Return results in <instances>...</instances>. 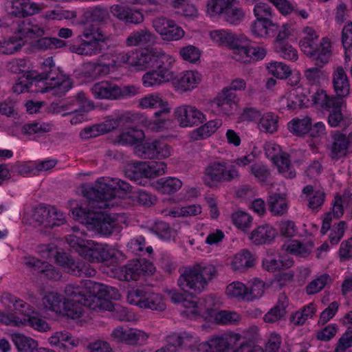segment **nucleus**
<instances>
[{
	"label": "nucleus",
	"instance_id": "de8ad7c7",
	"mask_svg": "<svg viewBox=\"0 0 352 352\" xmlns=\"http://www.w3.org/2000/svg\"><path fill=\"white\" fill-rule=\"evenodd\" d=\"M268 208L272 215L282 216L288 210V203L284 195L274 193L267 199Z\"/></svg>",
	"mask_w": 352,
	"mask_h": 352
},
{
	"label": "nucleus",
	"instance_id": "79ce46f5",
	"mask_svg": "<svg viewBox=\"0 0 352 352\" xmlns=\"http://www.w3.org/2000/svg\"><path fill=\"white\" fill-rule=\"evenodd\" d=\"M318 38L319 34L313 27L305 26L302 29L298 45L306 56L312 54L313 48H314Z\"/></svg>",
	"mask_w": 352,
	"mask_h": 352
},
{
	"label": "nucleus",
	"instance_id": "72a5a7b5",
	"mask_svg": "<svg viewBox=\"0 0 352 352\" xmlns=\"http://www.w3.org/2000/svg\"><path fill=\"white\" fill-rule=\"evenodd\" d=\"M120 122V118L108 119L102 123L85 127L80 131V136L82 139H89L109 133L116 129Z\"/></svg>",
	"mask_w": 352,
	"mask_h": 352
},
{
	"label": "nucleus",
	"instance_id": "f257e3e1",
	"mask_svg": "<svg viewBox=\"0 0 352 352\" xmlns=\"http://www.w3.org/2000/svg\"><path fill=\"white\" fill-rule=\"evenodd\" d=\"M116 189L127 191L129 186L127 182L117 177L98 178L94 186L84 190V195L88 200L72 210V217L85 224L87 229L104 236L119 232L122 228L120 217L118 214H108L101 210L118 204L114 195Z\"/></svg>",
	"mask_w": 352,
	"mask_h": 352
},
{
	"label": "nucleus",
	"instance_id": "4d7b16f0",
	"mask_svg": "<svg viewBox=\"0 0 352 352\" xmlns=\"http://www.w3.org/2000/svg\"><path fill=\"white\" fill-rule=\"evenodd\" d=\"M272 162L283 177L290 179L296 177V171L294 170L289 159V155L286 153H283L274 160Z\"/></svg>",
	"mask_w": 352,
	"mask_h": 352
},
{
	"label": "nucleus",
	"instance_id": "603ef678",
	"mask_svg": "<svg viewBox=\"0 0 352 352\" xmlns=\"http://www.w3.org/2000/svg\"><path fill=\"white\" fill-rule=\"evenodd\" d=\"M236 0H208L206 3V14L210 17L222 16V14L234 6Z\"/></svg>",
	"mask_w": 352,
	"mask_h": 352
},
{
	"label": "nucleus",
	"instance_id": "c03bdc74",
	"mask_svg": "<svg viewBox=\"0 0 352 352\" xmlns=\"http://www.w3.org/2000/svg\"><path fill=\"white\" fill-rule=\"evenodd\" d=\"M129 189L127 191H124L120 189H116L114 190L115 197H116V193L117 192L122 191L126 194H129V197L136 204L144 206H151L156 203L157 197L155 195L142 189H138L131 191V186L129 184Z\"/></svg>",
	"mask_w": 352,
	"mask_h": 352
},
{
	"label": "nucleus",
	"instance_id": "a18cd8bd",
	"mask_svg": "<svg viewBox=\"0 0 352 352\" xmlns=\"http://www.w3.org/2000/svg\"><path fill=\"white\" fill-rule=\"evenodd\" d=\"M25 43L26 41L21 34H18L17 31L14 36L0 41V52L3 54H13L19 52Z\"/></svg>",
	"mask_w": 352,
	"mask_h": 352
},
{
	"label": "nucleus",
	"instance_id": "680f3d73",
	"mask_svg": "<svg viewBox=\"0 0 352 352\" xmlns=\"http://www.w3.org/2000/svg\"><path fill=\"white\" fill-rule=\"evenodd\" d=\"M265 292V283L258 278H254L248 283L246 301L250 302L261 298Z\"/></svg>",
	"mask_w": 352,
	"mask_h": 352
},
{
	"label": "nucleus",
	"instance_id": "cd10ccee",
	"mask_svg": "<svg viewBox=\"0 0 352 352\" xmlns=\"http://www.w3.org/2000/svg\"><path fill=\"white\" fill-rule=\"evenodd\" d=\"M238 105L236 96L229 89H222L212 101V106L219 115L233 114Z\"/></svg>",
	"mask_w": 352,
	"mask_h": 352
},
{
	"label": "nucleus",
	"instance_id": "a211bd4d",
	"mask_svg": "<svg viewBox=\"0 0 352 352\" xmlns=\"http://www.w3.org/2000/svg\"><path fill=\"white\" fill-rule=\"evenodd\" d=\"M138 156L145 159H166L173 153V148L162 140H154L138 144L135 148Z\"/></svg>",
	"mask_w": 352,
	"mask_h": 352
},
{
	"label": "nucleus",
	"instance_id": "bf43d9fd",
	"mask_svg": "<svg viewBox=\"0 0 352 352\" xmlns=\"http://www.w3.org/2000/svg\"><path fill=\"white\" fill-rule=\"evenodd\" d=\"M204 311L201 302L199 303L192 300H184L181 305L180 313L184 317L195 319Z\"/></svg>",
	"mask_w": 352,
	"mask_h": 352
},
{
	"label": "nucleus",
	"instance_id": "a19ab883",
	"mask_svg": "<svg viewBox=\"0 0 352 352\" xmlns=\"http://www.w3.org/2000/svg\"><path fill=\"white\" fill-rule=\"evenodd\" d=\"M294 263L293 258L287 254H279L278 259L272 255H267L263 260V268L271 272L290 268Z\"/></svg>",
	"mask_w": 352,
	"mask_h": 352
},
{
	"label": "nucleus",
	"instance_id": "c85d7f7f",
	"mask_svg": "<svg viewBox=\"0 0 352 352\" xmlns=\"http://www.w3.org/2000/svg\"><path fill=\"white\" fill-rule=\"evenodd\" d=\"M306 95L300 87L291 89L278 100L279 109L283 111H292L305 105Z\"/></svg>",
	"mask_w": 352,
	"mask_h": 352
},
{
	"label": "nucleus",
	"instance_id": "f704fd0d",
	"mask_svg": "<svg viewBox=\"0 0 352 352\" xmlns=\"http://www.w3.org/2000/svg\"><path fill=\"white\" fill-rule=\"evenodd\" d=\"M332 55V44L330 39L323 37L320 44L313 48L312 54H307L319 66H323L327 63Z\"/></svg>",
	"mask_w": 352,
	"mask_h": 352
},
{
	"label": "nucleus",
	"instance_id": "f03ea898",
	"mask_svg": "<svg viewBox=\"0 0 352 352\" xmlns=\"http://www.w3.org/2000/svg\"><path fill=\"white\" fill-rule=\"evenodd\" d=\"M64 296L72 303L89 307L91 309H110L112 308L111 299L118 300L120 295L117 289L90 280L82 282L80 285L71 283L65 288Z\"/></svg>",
	"mask_w": 352,
	"mask_h": 352
},
{
	"label": "nucleus",
	"instance_id": "4c0bfd02",
	"mask_svg": "<svg viewBox=\"0 0 352 352\" xmlns=\"http://www.w3.org/2000/svg\"><path fill=\"white\" fill-rule=\"evenodd\" d=\"M314 248V243L310 240H291L283 245L285 251L294 256L306 258L312 252Z\"/></svg>",
	"mask_w": 352,
	"mask_h": 352
},
{
	"label": "nucleus",
	"instance_id": "e433bc0d",
	"mask_svg": "<svg viewBox=\"0 0 352 352\" xmlns=\"http://www.w3.org/2000/svg\"><path fill=\"white\" fill-rule=\"evenodd\" d=\"M222 124L223 122L220 119L209 120L191 131L189 138L192 141L206 140L214 135Z\"/></svg>",
	"mask_w": 352,
	"mask_h": 352
},
{
	"label": "nucleus",
	"instance_id": "b1692460",
	"mask_svg": "<svg viewBox=\"0 0 352 352\" xmlns=\"http://www.w3.org/2000/svg\"><path fill=\"white\" fill-rule=\"evenodd\" d=\"M202 75L197 70L189 69L180 73L172 83L175 91L179 93L190 92L195 89L202 81Z\"/></svg>",
	"mask_w": 352,
	"mask_h": 352
},
{
	"label": "nucleus",
	"instance_id": "4468645a",
	"mask_svg": "<svg viewBox=\"0 0 352 352\" xmlns=\"http://www.w3.org/2000/svg\"><path fill=\"white\" fill-rule=\"evenodd\" d=\"M91 90L95 98L98 99L129 98L139 94V88L135 85L119 87L109 81L97 82L93 85Z\"/></svg>",
	"mask_w": 352,
	"mask_h": 352
},
{
	"label": "nucleus",
	"instance_id": "5fc2aeb1",
	"mask_svg": "<svg viewBox=\"0 0 352 352\" xmlns=\"http://www.w3.org/2000/svg\"><path fill=\"white\" fill-rule=\"evenodd\" d=\"M311 125V119L308 116L302 118H294L287 124L290 133L296 136H303L309 133Z\"/></svg>",
	"mask_w": 352,
	"mask_h": 352
},
{
	"label": "nucleus",
	"instance_id": "338daca9",
	"mask_svg": "<svg viewBox=\"0 0 352 352\" xmlns=\"http://www.w3.org/2000/svg\"><path fill=\"white\" fill-rule=\"evenodd\" d=\"M52 130V124L48 122H34L28 123L22 126L23 133L28 135H36L38 136L49 133Z\"/></svg>",
	"mask_w": 352,
	"mask_h": 352
},
{
	"label": "nucleus",
	"instance_id": "39448f33",
	"mask_svg": "<svg viewBox=\"0 0 352 352\" xmlns=\"http://www.w3.org/2000/svg\"><path fill=\"white\" fill-rule=\"evenodd\" d=\"M74 234L66 236L65 241L81 257L90 263H101L118 259L122 253L118 250L104 243H98L78 236V229L73 228Z\"/></svg>",
	"mask_w": 352,
	"mask_h": 352
},
{
	"label": "nucleus",
	"instance_id": "7c9ffc66",
	"mask_svg": "<svg viewBox=\"0 0 352 352\" xmlns=\"http://www.w3.org/2000/svg\"><path fill=\"white\" fill-rule=\"evenodd\" d=\"M23 264L29 269L41 273L50 280H57L61 277L60 272L52 265L42 262L34 257L25 256Z\"/></svg>",
	"mask_w": 352,
	"mask_h": 352
},
{
	"label": "nucleus",
	"instance_id": "bb28decb",
	"mask_svg": "<svg viewBox=\"0 0 352 352\" xmlns=\"http://www.w3.org/2000/svg\"><path fill=\"white\" fill-rule=\"evenodd\" d=\"M111 14L125 24L140 25L144 21V15L140 9L114 4L110 7Z\"/></svg>",
	"mask_w": 352,
	"mask_h": 352
},
{
	"label": "nucleus",
	"instance_id": "13d9d810",
	"mask_svg": "<svg viewBox=\"0 0 352 352\" xmlns=\"http://www.w3.org/2000/svg\"><path fill=\"white\" fill-rule=\"evenodd\" d=\"M247 285L240 281H234L226 288V295L230 299L246 301Z\"/></svg>",
	"mask_w": 352,
	"mask_h": 352
},
{
	"label": "nucleus",
	"instance_id": "412c9836",
	"mask_svg": "<svg viewBox=\"0 0 352 352\" xmlns=\"http://www.w3.org/2000/svg\"><path fill=\"white\" fill-rule=\"evenodd\" d=\"M234 349L230 331L221 335L211 336L208 340L199 343L197 346L199 352H226Z\"/></svg>",
	"mask_w": 352,
	"mask_h": 352
},
{
	"label": "nucleus",
	"instance_id": "0e129e2a",
	"mask_svg": "<svg viewBox=\"0 0 352 352\" xmlns=\"http://www.w3.org/2000/svg\"><path fill=\"white\" fill-rule=\"evenodd\" d=\"M212 317L219 324H236L241 320V316L236 312L226 310L214 311Z\"/></svg>",
	"mask_w": 352,
	"mask_h": 352
},
{
	"label": "nucleus",
	"instance_id": "37998d69",
	"mask_svg": "<svg viewBox=\"0 0 352 352\" xmlns=\"http://www.w3.org/2000/svg\"><path fill=\"white\" fill-rule=\"evenodd\" d=\"M254 265V258L247 250L235 254L230 261V266L234 272H243Z\"/></svg>",
	"mask_w": 352,
	"mask_h": 352
},
{
	"label": "nucleus",
	"instance_id": "09e8293b",
	"mask_svg": "<svg viewBox=\"0 0 352 352\" xmlns=\"http://www.w3.org/2000/svg\"><path fill=\"white\" fill-rule=\"evenodd\" d=\"M278 116L273 112L263 113L257 122V129L265 133H274L278 128Z\"/></svg>",
	"mask_w": 352,
	"mask_h": 352
},
{
	"label": "nucleus",
	"instance_id": "6ab92c4d",
	"mask_svg": "<svg viewBox=\"0 0 352 352\" xmlns=\"http://www.w3.org/2000/svg\"><path fill=\"white\" fill-rule=\"evenodd\" d=\"M166 164L163 162H140L135 164L131 170L127 171V175L131 179L140 184V179L162 175L166 173Z\"/></svg>",
	"mask_w": 352,
	"mask_h": 352
},
{
	"label": "nucleus",
	"instance_id": "473e14b6",
	"mask_svg": "<svg viewBox=\"0 0 352 352\" xmlns=\"http://www.w3.org/2000/svg\"><path fill=\"white\" fill-rule=\"evenodd\" d=\"M45 8L44 3L30 0H12L11 12L16 16H33L41 13Z\"/></svg>",
	"mask_w": 352,
	"mask_h": 352
},
{
	"label": "nucleus",
	"instance_id": "20e7f679",
	"mask_svg": "<svg viewBox=\"0 0 352 352\" xmlns=\"http://www.w3.org/2000/svg\"><path fill=\"white\" fill-rule=\"evenodd\" d=\"M211 41L217 46L226 47L234 50V58L242 63H250L265 58V48L251 45L250 40L244 34H236L227 29L209 32Z\"/></svg>",
	"mask_w": 352,
	"mask_h": 352
},
{
	"label": "nucleus",
	"instance_id": "58836bf2",
	"mask_svg": "<svg viewBox=\"0 0 352 352\" xmlns=\"http://www.w3.org/2000/svg\"><path fill=\"white\" fill-rule=\"evenodd\" d=\"M333 84L336 96L343 98L350 93V85L346 74L342 67L335 68L333 74Z\"/></svg>",
	"mask_w": 352,
	"mask_h": 352
},
{
	"label": "nucleus",
	"instance_id": "c9c22d12",
	"mask_svg": "<svg viewBox=\"0 0 352 352\" xmlns=\"http://www.w3.org/2000/svg\"><path fill=\"white\" fill-rule=\"evenodd\" d=\"M157 37L149 30L144 28L132 32L126 38L125 45L129 47L151 45L156 43Z\"/></svg>",
	"mask_w": 352,
	"mask_h": 352
},
{
	"label": "nucleus",
	"instance_id": "5701e85b",
	"mask_svg": "<svg viewBox=\"0 0 352 352\" xmlns=\"http://www.w3.org/2000/svg\"><path fill=\"white\" fill-rule=\"evenodd\" d=\"M38 252L43 258L47 259L54 257L56 263L70 274L72 273L77 262L66 253L58 250L53 244L40 245Z\"/></svg>",
	"mask_w": 352,
	"mask_h": 352
},
{
	"label": "nucleus",
	"instance_id": "0eeeda50",
	"mask_svg": "<svg viewBox=\"0 0 352 352\" xmlns=\"http://www.w3.org/2000/svg\"><path fill=\"white\" fill-rule=\"evenodd\" d=\"M216 274V267L212 265H197L186 267L181 273L177 284L185 292L199 294L206 289L208 283Z\"/></svg>",
	"mask_w": 352,
	"mask_h": 352
},
{
	"label": "nucleus",
	"instance_id": "f8f14e48",
	"mask_svg": "<svg viewBox=\"0 0 352 352\" xmlns=\"http://www.w3.org/2000/svg\"><path fill=\"white\" fill-rule=\"evenodd\" d=\"M239 176V171L234 166L228 164L226 161H214L205 168L202 181L206 186L212 188Z\"/></svg>",
	"mask_w": 352,
	"mask_h": 352
},
{
	"label": "nucleus",
	"instance_id": "774afa93",
	"mask_svg": "<svg viewBox=\"0 0 352 352\" xmlns=\"http://www.w3.org/2000/svg\"><path fill=\"white\" fill-rule=\"evenodd\" d=\"M18 34H21V36L25 40L26 38L41 36L44 35V30L36 24H32L30 21H23L19 25L18 28Z\"/></svg>",
	"mask_w": 352,
	"mask_h": 352
},
{
	"label": "nucleus",
	"instance_id": "f3484780",
	"mask_svg": "<svg viewBox=\"0 0 352 352\" xmlns=\"http://www.w3.org/2000/svg\"><path fill=\"white\" fill-rule=\"evenodd\" d=\"M174 118L182 128H192L204 123L206 116L199 109L192 104H182L176 107Z\"/></svg>",
	"mask_w": 352,
	"mask_h": 352
},
{
	"label": "nucleus",
	"instance_id": "052dcab7",
	"mask_svg": "<svg viewBox=\"0 0 352 352\" xmlns=\"http://www.w3.org/2000/svg\"><path fill=\"white\" fill-rule=\"evenodd\" d=\"M342 43L344 50L345 63L352 58V22L349 21L342 31Z\"/></svg>",
	"mask_w": 352,
	"mask_h": 352
},
{
	"label": "nucleus",
	"instance_id": "2eb2a0df",
	"mask_svg": "<svg viewBox=\"0 0 352 352\" xmlns=\"http://www.w3.org/2000/svg\"><path fill=\"white\" fill-rule=\"evenodd\" d=\"M155 271L153 263L144 258L133 260L124 267L113 270L114 276L120 280H138L142 276L151 274Z\"/></svg>",
	"mask_w": 352,
	"mask_h": 352
},
{
	"label": "nucleus",
	"instance_id": "9d476101",
	"mask_svg": "<svg viewBox=\"0 0 352 352\" xmlns=\"http://www.w3.org/2000/svg\"><path fill=\"white\" fill-rule=\"evenodd\" d=\"M42 302L46 310L55 313L58 316L78 319L82 316V308L72 303L67 298L55 291L43 293Z\"/></svg>",
	"mask_w": 352,
	"mask_h": 352
},
{
	"label": "nucleus",
	"instance_id": "ddd939ff",
	"mask_svg": "<svg viewBox=\"0 0 352 352\" xmlns=\"http://www.w3.org/2000/svg\"><path fill=\"white\" fill-rule=\"evenodd\" d=\"M314 104L329 111L328 123L332 127H337L343 120L342 109L346 106L345 100L339 97L329 96L325 91L319 89L311 96Z\"/></svg>",
	"mask_w": 352,
	"mask_h": 352
},
{
	"label": "nucleus",
	"instance_id": "2f4dec72",
	"mask_svg": "<svg viewBox=\"0 0 352 352\" xmlns=\"http://www.w3.org/2000/svg\"><path fill=\"white\" fill-rule=\"evenodd\" d=\"M230 333L234 345L232 352H244L247 348L250 347V344L256 340L258 329L256 327H250L241 332Z\"/></svg>",
	"mask_w": 352,
	"mask_h": 352
},
{
	"label": "nucleus",
	"instance_id": "49530a36",
	"mask_svg": "<svg viewBox=\"0 0 352 352\" xmlns=\"http://www.w3.org/2000/svg\"><path fill=\"white\" fill-rule=\"evenodd\" d=\"M302 193L308 201V206L311 210H318L324 204L325 194L323 190L315 188L311 186H306Z\"/></svg>",
	"mask_w": 352,
	"mask_h": 352
},
{
	"label": "nucleus",
	"instance_id": "864d4df0",
	"mask_svg": "<svg viewBox=\"0 0 352 352\" xmlns=\"http://www.w3.org/2000/svg\"><path fill=\"white\" fill-rule=\"evenodd\" d=\"M10 337L18 351L21 352H32L38 348L37 341L23 333H14Z\"/></svg>",
	"mask_w": 352,
	"mask_h": 352
},
{
	"label": "nucleus",
	"instance_id": "dca6fc26",
	"mask_svg": "<svg viewBox=\"0 0 352 352\" xmlns=\"http://www.w3.org/2000/svg\"><path fill=\"white\" fill-rule=\"evenodd\" d=\"M2 302L8 307L12 305L16 311H21L22 314L24 315V327L29 325L34 330L41 332L47 331L50 329L49 324L43 318L36 314H30L27 312L29 305L24 301L16 299L12 295H6L3 298Z\"/></svg>",
	"mask_w": 352,
	"mask_h": 352
},
{
	"label": "nucleus",
	"instance_id": "7ed1b4c3",
	"mask_svg": "<svg viewBox=\"0 0 352 352\" xmlns=\"http://www.w3.org/2000/svg\"><path fill=\"white\" fill-rule=\"evenodd\" d=\"M44 69L34 80H30L27 76H22L18 78L13 86V91L16 94H22L29 90L35 82L36 91L45 93L53 91L54 94H61L68 91L72 88L71 79L65 74L55 63L52 57L46 58L42 63Z\"/></svg>",
	"mask_w": 352,
	"mask_h": 352
},
{
	"label": "nucleus",
	"instance_id": "e2e57ef3",
	"mask_svg": "<svg viewBox=\"0 0 352 352\" xmlns=\"http://www.w3.org/2000/svg\"><path fill=\"white\" fill-rule=\"evenodd\" d=\"M149 230L160 239L165 241L174 239L177 236L176 230L170 228L168 224L162 221L155 222Z\"/></svg>",
	"mask_w": 352,
	"mask_h": 352
},
{
	"label": "nucleus",
	"instance_id": "4be33fe9",
	"mask_svg": "<svg viewBox=\"0 0 352 352\" xmlns=\"http://www.w3.org/2000/svg\"><path fill=\"white\" fill-rule=\"evenodd\" d=\"M148 335L138 329L128 328L118 326L113 329L110 334L112 341L117 343L135 345L145 342Z\"/></svg>",
	"mask_w": 352,
	"mask_h": 352
},
{
	"label": "nucleus",
	"instance_id": "423d86ee",
	"mask_svg": "<svg viewBox=\"0 0 352 352\" xmlns=\"http://www.w3.org/2000/svg\"><path fill=\"white\" fill-rule=\"evenodd\" d=\"M168 54L160 48H144L131 52H116L113 56V65L122 67L126 64L135 71L154 68L155 64Z\"/></svg>",
	"mask_w": 352,
	"mask_h": 352
},
{
	"label": "nucleus",
	"instance_id": "393cba45",
	"mask_svg": "<svg viewBox=\"0 0 352 352\" xmlns=\"http://www.w3.org/2000/svg\"><path fill=\"white\" fill-rule=\"evenodd\" d=\"M138 107L142 109H159L154 113L155 118L170 112V107L168 101L157 92L148 94L140 98L138 101Z\"/></svg>",
	"mask_w": 352,
	"mask_h": 352
},
{
	"label": "nucleus",
	"instance_id": "a878e982",
	"mask_svg": "<svg viewBox=\"0 0 352 352\" xmlns=\"http://www.w3.org/2000/svg\"><path fill=\"white\" fill-rule=\"evenodd\" d=\"M331 155L333 159L346 156L352 151V133L336 131L331 135Z\"/></svg>",
	"mask_w": 352,
	"mask_h": 352
},
{
	"label": "nucleus",
	"instance_id": "3c124183",
	"mask_svg": "<svg viewBox=\"0 0 352 352\" xmlns=\"http://www.w3.org/2000/svg\"><path fill=\"white\" fill-rule=\"evenodd\" d=\"M182 182L177 177L162 178L153 184V187L162 194H172L182 186Z\"/></svg>",
	"mask_w": 352,
	"mask_h": 352
},
{
	"label": "nucleus",
	"instance_id": "aec40b11",
	"mask_svg": "<svg viewBox=\"0 0 352 352\" xmlns=\"http://www.w3.org/2000/svg\"><path fill=\"white\" fill-rule=\"evenodd\" d=\"M152 25L164 41H177L185 36V31L182 27L175 21L166 17L155 18L152 22Z\"/></svg>",
	"mask_w": 352,
	"mask_h": 352
},
{
	"label": "nucleus",
	"instance_id": "ea45409f",
	"mask_svg": "<svg viewBox=\"0 0 352 352\" xmlns=\"http://www.w3.org/2000/svg\"><path fill=\"white\" fill-rule=\"evenodd\" d=\"M276 235V230L272 226L264 224L252 231L250 239L254 244L259 245L270 243L274 241Z\"/></svg>",
	"mask_w": 352,
	"mask_h": 352
},
{
	"label": "nucleus",
	"instance_id": "6e6552de",
	"mask_svg": "<svg viewBox=\"0 0 352 352\" xmlns=\"http://www.w3.org/2000/svg\"><path fill=\"white\" fill-rule=\"evenodd\" d=\"M253 13L255 19L250 25V32L256 38L268 39L275 36L278 23L272 20L274 12L267 3L259 2L255 4Z\"/></svg>",
	"mask_w": 352,
	"mask_h": 352
},
{
	"label": "nucleus",
	"instance_id": "9b49d317",
	"mask_svg": "<svg viewBox=\"0 0 352 352\" xmlns=\"http://www.w3.org/2000/svg\"><path fill=\"white\" fill-rule=\"evenodd\" d=\"M82 39L78 45H73L70 50L79 55L94 56L100 54L104 49L107 36L98 28L89 27L83 31Z\"/></svg>",
	"mask_w": 352,
	"mask_h": 352
},
{
	"label": "nucleus",
	"instance_id": "c756f323",
	"mask_svg": "<svg viewBox=\"0 0 352 352\" xmlns=\"http://www.w3.org/2000/svg\"><path fill=\"white\" fill-rule=\"evenodd\" d=\"M49 344L58 349L70 350L78 347L81 340L67 331H57L48 338Z\"/></svg>",
	"mask_w": 352,
	"mask_h": 352
},
{
	"label": "nucleus",
	"instance_id": "6e6d98bb",
	"mask_svg": "<svg viewBox=\"0 0 352 352\" xmlns=\"http://www.w3.org/2000/svg\"><path fill=\"white\" fill-rule=\"evenodd\" d=\"M144 138L142 130L136 128H128L123 131L117 138L116 142L119 144H135Z\"/></svg>",
	"mask_w": 352,
	"mask_h": 352
},
{
	"label": "nucleus",
	"instance_id": "69168bd1",
	"mask_svg": "<svg viewBox=\"0 0 352 352\" xmlns=\"http://www.w3.org/2000/svg\"><path fill=\"white\" fill-rule=\"evenodd\" d=\"M148 294L144 288H133L127 292L126 300L131 305L144 309Z\"/></svg>",
	"mask_w": 352,
	"mask_h": 352
},
{
	"label": "nucleus",
	"instance_id": "8fccbe9b",
	"mask_svg": "<svg viewBox=\"0 0 352 352\" xmlns=\"http://www.w3.org/2000/svg\"><path fill=\"white\" fill-rule=\"evenodd\" d=\"M288 305V299L285 295L279 296L276 306L272 307L265 316L263 320L266 322H275L283 318L286 314V307Z\"/></svg>",
	"mask_w": 352,
	"mask_h": 352
},
{
	"label": "nucleus",
	"instance_id": "1a4fd4ad",
	"mask_svg": "<svg viewBox=\"0 0 352 352\" xmlns=\"http://www.w3.org/2000/svg\"><path fill=\"white\" fill-rule=\"evenodd\" d=\"M176 62L175 57L168 54L162 57L155 64V69L146 72L142 78V85L144 87H159L164 84L172 81L175 76L172 70Z\"/></svg>",
	"mask_w": 352,
	"mask_h": 352
}]
</instances>
